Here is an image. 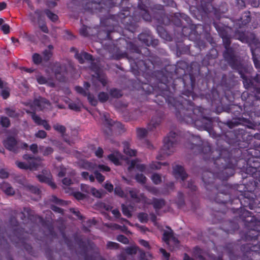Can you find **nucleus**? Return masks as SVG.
I'll list each match as a JSON object with an SVG mask.
<instances>
[{"mask_svg": "<svg viewBox=\"0 0 260 260\" xmlns=\"http://www.w3.org/2000/svg\"><path fill=\"white\" fill-rule=\"evenodd\" d=\"M75 197L78 200H82L84 198V196L80 192L75 193L74 194Z\"/></svg>", "mask_w": 260, "mask_h": 260, "instance_id": "obj_63", "label": "nucleus"}, {"mask_svg": "<svg viewBox=\"0 0 260 260\" xmlns=\"http://www.w3.org/2000/svg\"><path fill=\"white\" fill-rule=\"evenodd\" d=\"M23 158L26 161V162L16 161V165L20 169L36 170L43 166L42 160L39 157H32L29 155L25 154L24 155Z\"/></svg>", "mask_w": 260, "mask_h": 260, "instance_id": "obj_1", "label": "nucleus"}, {"mask_svg": "<svg viewBox=\"0 0 260 260\" xmlns=\"http://www.w3.org/2000/svg\"><path fill=\"white\" fill-rule=\"evenodd\" d=\"M53 71L55 73V75L56 77V78L58 80H61V77L62 76H64V70L63 71L62 68L60 67V64L57 63L54 66V68H53Z\"/></svg>", "mask_w": 260, "mask_h": 260, "instance_id": "obj_17", "label": "nucleus"}, {"mask_svg": "<svg viewBox=\"0 0 260 260\" xmlns=\"http://www.w3.org/2000/svg\"><path fill=\"white\" fill-rule=\"evenodd\" d=\"M34 104L41 110L49 109L50 108V102L43 98H39L38 99H36L34 101Z\"/></svg>", "mask_w": 260, "mask_h": 260, "instance_id": "obj_9", "label": "nucleus"}, {"mask_svg": "<svg viewBox=\"0 0 260 260\" xmlns=\"http://www.w3.org/2000/svg\"><path fill=\"white\" fill-rule=\"evenodd\" d=\"M160 252L162 254L163 256L166 258H167V259H168L169 256H170V254L169 253H167L166 252V251L162 249V248H161L160 249Z\"/></svg>", "mask_w": 260, "mask_h": 260, "instance_id": "obj_62", "label": "nucleus"}, {"mask_svg": "<svg viewBox=\"0 0 260 260\" xmlns=\"http://www.w3.org/2000/svg\"><path fill=\"white\" fill-rule=\"evenodd\" d=\"M82 106V104L79 100H77L76 102H71L69 104V107L70 109L75 110L79 111Z\"/></svg>", "mask_w": 260, "mask_h": 260, "instance_id": "obj_20", "label": "nucleus"}, {"mask_svg": "<svg viewBox=\"0 0 260 260\" xmlns=\"http://www.w3.org/2000/svg\"><path fill=\"white\" fill-rule=\"evenodd\" d=\"M43 174H40L37 176L40 181L46 182L50 185L52 188H55V184L51 181V175L47 170H44Z\"/></svg>", "mask_w": 260, "mask_h": 260, "instance_id": "obj_7", "label": "nucleus"}, {"mask_svg": "<svg viewBox=\"0 0 260 260\" xmlns=\"http://www.w3.org/2000/svg\"><path fill=\"white\" fill-rule=\"evenodd\" d=\"M91 187L85 185V184H82L81 185V189L83 191H85L88 193H90Z\"/></svg>", "mask_w": 260, "mask_h": 260, "instance_id": "obj_50", "label": "nucleus"}, {"mask_svg": "<svg viewBox=\"0 0 260 260\" xmlns=\"http://www.w3.org/2000/svg\"><path fill=\"white\" fill-rule=\"evenodd\" d=\"M35 136L39 138L44 139L46 137L47 133L44 131L40 130L35 134Z\"/></svg>", "mask_w": 260, "mask_h": 260, "instance_id": "obj_41", "label": "nucleus"}, {"mask_svg": "<svg viewBox=\"0 0 260 260\" xmlns=\"http://www.w3.org/2000/svg\"><path fill=\"white\" fill-rule=\"evenodd\" d=\"M39 149L40 151L43 153V154L45 156H47L51 154L53 151V149L50 147H40Z\"/></svg>", "mask_w": 260, "mask_h": 260, "instance_id": "obj_25", "label": "nucleus"}, {"mask_svg": "<svg viewBox=\"0 0 260 260\" xmlns=\"http://www.w3.org/2000/svg\"><path fill=\"white\" fill-rule=\"evenodd\" d=\"M30 150L34 153H36L38 151V146L36 144H33L30 146Z\"/></svg>", "mask_w": 260, "mask_h": 260, "instance_id": "obj_53", "label": "nucleus"}, {"mask_svg": "<svg viewBox=\"0 0 260 260\" xmlns=\"http://www.w3.org/2000/svg\"><path fill=\"white\" fill-rule=\"evenodd\" d=\"M4 146L10 151L15 152L20 147L19 144L12 137L7 138L3 141Z\"/></svg>", "mask_w": 260, "mask_h": 260, "instance_id": "obj_5", "label": "nucleus"}, {"mask_svg": "<svg viewBox=\"0 0 260 260\" xmlns=\"http://www.w3.org/2000/svg\"><path fill=\"white\" fill-rule=\"evenodd\" d=\"M177 134L174 132H170L168 136L164 139L163 153L169 155L174 151V146L176 142V137Z\"/></svg>", "mask_w": 260, "mask_h": 260, "instance_id": "obj_2", "label": "nucleus"}, {"mask_svg": "<svg viewBox=\"0 0 260 260\" xmlns=\"http://www.w3.org/2000/svg\"><path fill=\"white\" fill-rule=\"evenodd\" d=\"M32 59L34 63L38 64L41 62L42 58L39 54L35 53L32 56Z\"/></svg>", "mask_w": 260, "mask_h": 260, "instance_id": "obj_40", "label": "nucleus"}, {"mask_svg": "<svg viewBox=\"0 0 260 260\" xmlns=\"http://www.w3.org/2000/svg\"><path fill=\"white\" fill-rule=\"evenodd\" d=\"M88 99L91 105L94 106L96 105L97 101L91 95H88Z\"/></svg>", "mask_w": 260, "mask_h": 260, "instance_id": "obj_52", "label": "nucleus"}, {"mask_svg": "<svg viewBox=\"0 0 260 260\" xmlns=\"http://www.w3.org/2000/svg\"><path fill=\"white\" fill-rule=\"evenodd\" d=\"M1 189L8 196H13L15 193V190L11 185L7 182H3L1 185Z\"/></svg>", "mask_w": 260, "mask_h": 260, "instance_id": "obj_12", "label": "nucleus"}, {"mask_svg": "<svg viewBox=\"0 0 260 260\" xmlns=\"http://www.w3.org/2000/svg\"><path fill=\"white\" fill-rule=\"evenodd\" d=\"M162 164L159 162H153L151 164L150 167L152 169H159L161 168V165Z\"/></svg>", "mask_w": 260, "mask_h": 260, "instance_id": "obj_51", "label": "nucleus"}, {"mask_svg": "<svg viewBox=\"0 0 260 260\" xmlns=\"http://www.w3.org/2000/svg\"><path fill=\"white\" fill-rule=\"evenodd\" d=\"M128 193L131 198L136 202H142L145 204H150L148 200L143 193H140L136 189H129Z\"/></svg>", "mask_w": 260, "mask_h": 260, "instance_id": "obj_6", "label": "nucleus"}, {"mask_svg": "<svg viewBox=\"0 0 260 260\" xmlns=\"http://www.w3.org/2000/svg\"><path fill=\"white\" fill-rule=\"evenodd\" d=\"M99 168L100 169L101 171H110V168L106 166L105 165H99Z\"/></svg>", "mask_w": 260, "mask_h": 260, "instance_id": "obj_61", "label": "nucleus"}, {"mask_svg": "<svg viewBox=\"0 0 260 260\" xmlns=\"http://www.w3.org/2000/svg\"><path fill=\"white\" fill-rule=\"evenodd\" d=\"M162 240L168 245L172 242L174 245H177L178 243V240L174 236L173 231L169 228H167L166 230L164 231Z\"/></svg>", "mask_w": 260, "mask_h": 260, "instance_id": "obj_4", "label": "nucleus"}, {"mask_svg": "<svg viewBox=\"0 0 260 260\" xmlns=\"http://www.w3.org/2000/svg\"><path fill=\"white\" fill-rule=\"evenodd\" d=\"M1 28L5 34H8L10 32V26L7 24L2 25Z\"/></svg>", "mask_w": 260, "mask_h": 260, "instance_id": "obj_44", "label": "nucleus"}, {"mask_svg": "<svg viewBox=\"0 0 260 260\" xmlns=\"http://www.w3.org/2000/svg\"><path fill=\"white\" fill-rule=\"evenodd\" d=\"M173 173L177 179H180L182 180H185L187 177V175L184 172L183 168L178 165L174 167Z\"/></svg>", "mask_w": 260, "mask_h": 260, "instance_id": "obj_8", "label": "nucleus"}, {"mask_svg": "<svg viewBox=\"0 0 260 260\" xmlns=\"http://www.w3.org/2000/svg\"><path fill=\"white\" fill-rule=\"evenodd\" d=\"M45 13L48 17V18L50 19L51 21H55L57 20L58 16L56 14L51 12V11L47 10L45 11Z\"/></svg>", "mask_w": 260, "mask_h": 260, "instance_id": "obj_29", "label": "nucleus"}, {"mask_svg": "<svg viewBox=\"0 0 260 260\" xmlns=\"http://www.w3.org/2000/svg\"><path fill=\"white\" fill-rule=\"evenodd\" d=\"M202 120L206 121V122L205 123V125H203L201 126V127H203L204 128H207L209 127L210 124H211V121L208 119L202 118Z\"/></svg>", "mask_w": 260, "mask_h": 260, "instance_id": "obj_58", "label": "nucleus"}, {"mask_svg": "<svg viewBox=\"0 0 260 260\" xmlns=\"http://www.w3.org/2000/svg\"><path fill=\"white\" fill-rule=\"evenodd\" d=\"M117 240L123 244H127L128 243V239L123 235H119L117 237Z\"/></svg>", "mask_w": 260, "mask_h": 260, "instance_id": "obj_42", "label": "nucleus"}, {"mask_svg": "<svg viewBox=\"0 0 260 260\" xmlns=\"http://www.w3.org/2000/svg\"><path fill=\"white\" fill-rule=\"evenodd\" d=\"M8 177V172L5 170H0V177L2 178H6Z\"/></svg>", "mask_w": 260, "mask_h": 260, "instance_id": "obj_56", "label": "nucleus"}, {"mask_svg": "<svg viewBox=\"0 0 260 260\" xmlns=\"http://www.w3.org/2000/svg\"><path fill=\"white\" fill-rule=\"evenodd\" d=\"M251 51L255 66L257 69H260V56L256 57V54L258 52V50L256 49L255 50L251 49Z\"/></svg>", "mask_w": 260, "mask_h": 260, "instance_id": "obj_21", "label": "nucleus"}, {"mask_svg": "<svg viewBox=\"0 0 260 260\" xmlns=\"http://www.w3.org/2000/svg\"><path fill=\"white\" fill-rule=\"evenodd\" d=\"M105 125L111 126V130H116L117 129H122V125L118 122H114L111 119H109L106 114H104Z\"/></svg>", "mask_w": 260, "mask_h": 260, "instance_id": "obj_11", "label": "nucleus"}, {"mask_svg": "<svg viewBox=\"0 0 260 260\" xmlns=\"http://www.w3.org/2000/svg\"><path fill=\"white\" fill-rule=\"evenodd\" d=\"M191 113L188 115H185L184 117V120L188 123H192L194 122L195 125L197 126L200 125V120L197 119V117H201L202 114L200 111L199 108H195L192 111V115H190Z\"/></svg>", "mask_w": 260, "mask_h": 260, "instance_id": "obj_3", "label": "nucleus"}, {"mask_svg": "<svg viewBox=\"0 0 260 260\" xmlns=\"http://www.w3.org/2000/svg\"><path fill=\"white\" fill-rule=\"evenodd\" d=\"M107 246L108 248L111 249H117L118 247V244L115 242H108Z\"/></svg>", "mask_w": 260, "mask_h": 260, "instance_id": "obj_45", "label": "nucleus"}, {"mask_svg": "<svg viewBox=\"0 0 260 260\" xmlns=\"http://www.w3.org/2000/svg\"><path fill=\"white\" fill-rule=\"evenodd\" d=\"M53 49V46L49 45L48 49L45 50L43 53V59L46 61L48 60L52 56L51 49Z\"/></svg>", "mask_w": 260, "mask_h": 260, "instance_id": "obj_23", "label": "nucleus"}, {"mask_svg": "<svg viewBox=\"0 0 260 260\" xmlns=\"http://www.w3.org/2000/svg\"><path fill=\"white\" fill-rule=\"evenodd\" d=\"M37 80L39 84H43L46 83L47 80L45 78L41 75H38L36 77Z\"/></svg>", "mask_w": 260, "mask_h": 260, "instance_id": "obj_46", "label": "nucleus"}, {"mask_svg": "<svg viewBox=\"0 0 260 260\" xmlns=\"http://www.w3.org/2000/svg\"><path fill=\"white\" fill-rule=\"evenodd\" d=\"M140 260H149V258L151 257L149 253H146L141 250H139Z\"/></svg>", "mask_w": 260, "mask_h": 260, "instance_id": "obj_38", "label": "nucleus"}, {"mask_svg": "<svg viewBox=\"0 0 260 260\" xmlns=\"http://www.w3.org/2000/svg\"><path fill=\"white\" fill-rule=\"evenodd\" d=\"M138 218L141 222H145L147 220V214L143 213L139 214Z\"/></svg>", "mask_w": 260, "mask_h": 260, "instance_id": "obj_48", "label": "nucleus"}, {"mask_svg": "<svg viewBox=\"0 0 260 260\" xmlns=\"http://www.w3.org/2000/svg\"><path fill=\"white\" fill-rule=\"evenodd\" d=\"M108 158L114 164L118 165L120 164V160L122 159V155L118 152H114L113 153L108 155Z\"/></svg>", "mask_w": 260, "mask_h": 260, "instance_id": "obj_14", "label": "nucleus"}, {"mask_svg": "<svg viewBox=\"0 0 260 260\" xmlns=\"http://www.w3.org/2000/svg\"><path fill=\"white\" fill-rule=\"evenodd\" d=\"M26 188L28 190L30 191L31 192L35 194H39L40 190L39 189L35 186H34L30 184H27L26 185Z\"/></svg>", "mask_w": 260, "mask_h": 260, "instance_id": "obj_36", "label": "nucleus"}, {"mask_svg": "<svg viewBox=\"0 0 260 260\" xmlns=\"http://www.w3.org/2000/svg\"><path fill=\"white\" fill-rule=\"evenodd\" d=\"M152 181L156 184L160 183L161 181L160 176L158 174H154L151 176Z\"/></svg>", "mask_w": 260, "mask_h": 260, "instance_id": "obj_33", "label": "nucleus"}, {"mask_svg": "<svg viewBox=\"0 0 260 260\" xmlns=\"http://www.w3.org/2000/svg\"><path fill=\"white\" fill-rule=\"evenodd\" d=\"M132 207H128L124 205H122V213L124 215L128 217H129L132 216L131 212L132 211Z\"/></svg>", "mask_w": 260, "mask_h": 260, "instance_id": "obj_26", "label": "nucleus"}, {"mask_svg": "<svg viewBox=\"0 0 260 260\" xmlns=\"http://www.w3.org/2000/svg\"><path fill=\"white\" fill-rule=\"evenodd\" d=\"M110 95L113 98H118L122 95L121 91L116 89H112L110 92Z\"/></svg>", "mask_w": 260, "mask_h": 260, "instance_id": "obj_35", "label": "nucleus"}, {"mask_svg": "<svg viewBox=\"0 0 260 260\" xmlns=\"http://www.w3.org/2000/svg\"><path fill=\"white\" fill-rule=\"evenodd\" d=\"M139 249L136 247V246H134V247H128L127 248V249H126V252L127 253V254H136L138 251H139Z\"/></svg>", "mask_w": 260, "mask_h": 260, "instance_id": "obj_37", "label": "nucleus"}, {"mask_svg": "<svg viewBox=\"0 0 260 260\" xmlns=\"http://www.w3.org/2000/svg\"><path fill=\"white\" fill-rule=\"evenodd\" d=\"M0 94L4 99H7L10 95V89L6 83L0 79Z\"/></svg>", "mask_w": 260, "mask_h": 260, "instance_id": "obj_13", "label": "nucleus"}, {"mask_svg": "<svg viewBox=\"0 0 260 260\" xmlns=\"http://www.w3.org/2000/svg\"><path fill=\"white\" fill-rule=\"evenodd\" d=\"M112 214L115 216L116 218H119L120 216V213L119 210L117 209H114L111 210Z\"/></svg>", "mask_w": 260, "mask_h": 260, "instance_id": "obj_60", "label": "nucleus"}, {"mask_svg": "<svg viewBox=\"0 0 260 260\" xmlns=\"http://www.w3.org/2000/svg\"><path fill=\"white\" fill-rule=\"evenodd\" d=\"M90 193L96 198H101L102 196L101 192L93 187H91Z\"/></svg>", "mask_w": 260, "mask_h": 260, "instance_id": "obj_39", "label": "nucleus"}, {"mask_svg": "<svg viewBox=\"0 0 260 260\" xmlns=\"http://www.w3.org/2000/svg\"><path fill=\"white\" fill-rule=\"evenodd\" d=\"M96 156L101 157L103 153V150L102 148H99L95 152Z\"/></svg>", "mask_w": 260, "mask_h": 260, "instance_id": "obj_59", "label": "nucleus"}, {"mask_svg": "<svg viewBox=\"0 0 260 260\" xmlns=\"http://www.w3.org/2000/svg\"><path fill=\"white\" fill-rule=\"evenodd\" d=\"M1 123L3 126L8 127L10 124V122L8 118L5 116H2L1 118Z\"/></svg>", "mask_w": 260, "mask_h": 260, "instance_id": "obj_32", "label": "nucleus"}, {"mask_svg": "<svg viewBox=\"0 0 260 260\" xmlns=\"http://www.w3.org/2000/svg\"><path fill=\"white\" fill-rule=\"evenodd\" d=\"M135 179L138 182L141 184L145 183L147 180L146 177L142 174H137L135 176Z\"/></svg>", "mask_w": 260, "mask_h": 260, "instance_id": "obj_28", "label": "nucleus"}, {"mask_svg": "<svg viewBox=\"0 0 260 260\" xmlns=\"http://www.w3.org/2000/svg\"><path fill=\"white\" fill-rule=\"evenodd\" d=\"M123 151L125 154L130 156H135L136 154V150L132 149L129 147L128 143L126 142L123 143Z\"/></svg>", "mask_w": 260, "mask_h": 260, "instance_id": "obj_18", "label": "nucleus"}, {"mask_svg": "<svg viewBox=\"0 0 260 260\" xmlns=\"http://www.w3.org/2000/svg\"><path fill=\"white\" fill-rule=\"evenodd\" d=\"M165 205V202L162 200L154 199L153 206L156 209H159Z\"/></svg>", "mask_w": 260, "mask_h": 260, "instance_id": "obj_27", "label": "nucleus"}, {"mask_svg": "<svg viewBox=\"0 0 260 260\" xmlns=\"http://www.w3.org/2000/svg\"><path fill=\"white\" fill-rule=\"evenodd\" d=\"M105 188L109 191H111L113 189V186L111 183H106L105 185Z\"/></svg>", "mask_w": 260, "mask_h": 260, "instance_id": "obj_64", "label": "nucleus"}, {"mask_svg": "<svg viewBox=\"0 0 260 260\" xmlns=\"http://www.w3.org/2000/svg\"><path fill=\"white\" fill-rule=\"evenodd\" d=\"M62 183L64 185L68 186L72 183V181L70 178H65L63 179Z\"/></svg>", "mask_w": 260, "mask_h": 260, "instance_id": "obj_57", "label": "nucleus"}, {"mask_svg": "<svg viewBox=\"0 0 260 260\" xmlns=\"http://www.w3.org/2000/svg\"><path fill=\"white\" fill-rule=\"evenodd\" d=\"M75 57L81 63H83L84 62L85 60H92L91 55L85 52H82L80 53H76Z\"/></svg>", "mask_w": 260, "mask_h": 260, "instance_id": "obj_15", "label": "nucleus"}, {"mask_svg": "<svg viewBox=\"0 0 260 260\" xmlns=\"http://www.w3.org/2000/svg\"><path fill=\"white\" fill-rule=\"evenodd\" d=\"M6 114L11 118H17L19 113L15 109L12 108H7L5 109Z\"/></svg>", "mask_w": 260, "mask_h": 260, "instance_id": "obj_19", "label": "nucleus"}, {"mask_svg": "<svg viewBox=\"0 0 260 260\" xmlns=\"http://www.w3.org/2000/svg\"><path fill=\"white\" fill-rule=\"evenodd\" d=\"M35 15L36 17L38 18L39 24L40 26V28L41 29V30L44 32H48V29L46 26L43 24L42 25H41L40 23V21L41 20V17H42V12L39 11H37L35 13Z\"/></svg>", "mask_w": 260, "mask_h": 260, "instance_id": "obj_22", "label": "nucleus"}, {"mask_svg": "<svg viewBox=\"0 0 260 260\" xmlns=\"http://www.w3.org/2000/svg\"><path fill=\"white\" fill-rule=\"evenodd\" d=\"M160 123L159 120L152 119L147 126L149 131H152L154 128H156Z\"/></svg>", "mask_w": 260, "mask_h": 260, "instance_id": "obj_24", "label": "nucleus"}, {"mask_svg": "<svg viewBox=\"0 0 260 260\" xmlns=\"http://www.w3.org/2000/svg\"><path fill=\"white\" fill-rule=\"evenodd\" d=\"M53 127L55 130L62 134L66 132V127L63 125H60L58 123L54 124Z\"/></svg>", "mask_w": 260, "mask_h": 260, "instance_id": "obj_30", "label": "nucleus"}, {"mask_svg": "<svg viewBox=\"0 0 260 260\" xmlns=\"http://www.w3.org/2000/svg\"><path fill=\"white\" fill-rule=\"evenodd\" d=\"M134 168H136L138 170L141 172H144L146 170V167L144 165L140 164L135 160H132L128 169L129 171H131Z\"/></svg>", "mask_w": 260, "mask_h": 260, "instance_id": "obj_16", "label": "nucleus"}, {"mask_svg": "<svg viewBox=\"0 0 260 260\" xmlns=\"http://www.w3.org/2000/svg\"><path fill=\"white\" fill-rule=\"evenodd\" d=\"M75 89L76 91L79 93L82 94L84 95H86V92L81 87L79 86H77L75 87Z\"/></svg>", "mask_w": 260, "mask_h": 260, "instance_id": "obj_54", "label": "nucleus"}, {"mask_svg": "<svg viewBox=\"0 0 260 260\" xmlns=\"http://www.w3.org/2000/svg\"><path fill=\"white\" fill-rule=\"evenodd\" d=\"M57 0H48L47 5L49 8H53L56 5V1Z\"/></svg>", "mask_w": 260, "mask_h": 260, "instance_id": "obj_49", "label": "nucleus"}, {"mask_svg": "<svg viewBox=\"0 0 260 260\" xmlns=\"http://www.w3.org/2000/svg\"><path fill=\"white\" fill-rule=\"evenodd\" d=\"M98 98L100 102H105L108 100L109 96L107 93L102 92L98 95Z\"/></svg>", "mask_w": 260, "mask_h": 260, "instance_id": "obj_34", "label": "nucleus"}, {"mask_svg": "<svg viewBox=\"0 0 260 260\" xmlns=\"http://www.w3.org/2000/svg\"><path fill=\"white\" fill-rule=\"evenodd\" d=\"M139 243L143 246L149 249L150 248L148 242L144 240L141 239L139 240Z\"/></svg>", "mask_w": 260, "mask_h": 260, "instance_id": "obj_55", "label": "nucleus"}, {"mask_svg": "<svg viewBox=\"0 0 260 260\" xmlns=\"http://www.w3.org/2000/svg\"><path fill=\"white\" fill-rule=\"evenodd\" d=\"M148 133V131L145 128H139L137 129V136L139 138L145 137Z\"/></svg>", "mask_w": 260, "mask_h": 260, "instance_id": "obj_31", "label": "nucleus"}, {"mask_svg": "<svg viewBox=\"0 0 260 260\" xmlns=\"http://www.w3.org/2000/svg\"><path fill=\"white\" fill-rule=\"evenodd\" d=\"M94 174L97 180L99 182H102L105 180V177L101 174L99 173L97 171H95Z\"/></svg>", "mask_w": 260, "mask_h": 260, "instance_id": "obj_43", "label": "nucleus"}, {"mask_svg": "<svg viewBox=\"0 0 260 260\" xmlns=\"http://www.w3.org/2000/svg\"><path fill=\"white\" fill-rule=\"evenodd\" d=\"M29 113L30 114L31 118L33 119L35 123L38 125H43L46 130L50 129L51 127L46 120L41 119L40 117L34 113Z\"/></svg>", "mask_w": 260, "mask_h": 260, "instance_id": "obj_10", "label": "nucleus"}, {"mask_svg": "<svg viewBox=\"0 0 260 260\" xmlns=\"http://www.w3.org/2000/svg\"><path fill=\"white\" fill-rule=\"evenodd\" d=\"M115 193L120 197H124V193L121 189L119 187H116L115 188Z\"/></svg>", "mask_w": 260, "mask_h": 260, "instance_id": "obj_47", "label": "nucleus"}]
</instances>
